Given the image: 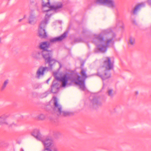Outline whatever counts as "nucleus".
<instances>
[{
  "label": "nucleus",
  "instance_id": "obj_3",
  "mask_svg": "<svg viewBox=\"0 0 151 151\" xmlns=\"http://www.w3.org/2000/svg\"><path fill=\"white\" fill-rule=\"evenodd\" d=\"M114 68V62L111 61L109 57L105 58L103 65L98 70L96 75L100 77L103 80L108 79L111 77L110 71Z\"/></svg>",
  "mask_w": 151,
  "mask_h": 151
},
{
  "label": "nucleus",
  "instance_id": "obj_17",
  "mask_svg": "<svg viewBox=\"0 0 151 151\" xmlns=\"http://www.w3.org/2000/svg\"><path fill=\"white\" fill-rule=\"evenodd\" d=\"M42 142L45 147H48L51 146L52 142L51 139H46L45 140L43 141Z\"/></svg>",
  "mask_w": 151,
  "mask_h": 151
},
{
  "label": "nucleus",
  "instance_id": "obj_20",
  "mask_svg": "<svg viewBox=\"0 0 151 151\" xmlns=\"http://www.w3.org/2000/svg\"><path fill=\"white\" fill-rule=\"evenodd\" d=\"M135 43V39L134 37H130L129 38L128 44L129 45H134Z\"/></svg>",
  "mask_w": 151,
  "mask_h": 151
},
{
  "label": "nucleus",
  "instance_id": "obj_14",
  "mask_svg": "<svg viewBox=\"0 0 151 151\" xmlns=\"http://www.w3.org/2000/svg\"><path fill=\"white\" fill-rule=\"evenodd\" d=\"M32 135L37 139L40 140L42 138V135L38 129H35L32 133Z\"/></svg>",
  "mask_w": 151,
  "mask_h": 151
},
{
  "label": "nucleus",
  "instance_id": "obj_29",
  "mask_svg": "<svg viewBox=\"0 0 151 151\" xmlns=\"http://www.w3.org/2000/svg\"><path fill=\"white\" fill-rule=\"evenodd\" d=\"M23 19H19V22H21Z\"/></svg>",
  "mask_w": 151,
  "mask_h": 151
},
{
  "label": "nucleus",
  "instance_id": "obj_8",
  "mask_svg": "<svg viewBox=\"0 0 151 151\" xmlns=\"http://www.w3.org/2000/svg\"><path fill=\"white\" fill-rule=\"evenodd\" d=\"M49 69V68L47 67H40L37 71L36 78L38 79H40L44 76L45 73Z\"/></svg>",
  "mask_w": 151,
  "mask_h": 151
},
{
  "label": "nucleus",
  "instance_id": "obj_21",
  "mask_svg": "<svg viewBox=\"0 0 151 151\" xmlns=\"http://www.w3.org/2000/svg\"><path fill=\"white\" fill-rule=\"evenodd\" d=\"M9 127L13 128L19 126V125L17 122H13L10 123L8 122V124H7Z\"/></svg>",
  "mask_w": 151,
  "mask_h": 151
},
{
  "label": "nucleus",
  "instance_id": "obj_4",
  "mask_svg": "<svg viewBox=\"0 0 151 151\" xmlns=\"http://www.w3.org/2000/svg\"><path fill=\"white\" fill-rule=\"evenodd\" d=\"M51 14L48 15L46 14L45 19L41 22L39 28L38 33L39 37L43 38H46L47 36V33L45 31V28L46 26L49 19V18L51 16Z\"/></svg>",
  "mask_w": 151,
  "mask_h": 151
},
{
  "label": "nucleus",
  "instance_id": "obj_12",
  "mask_svg": "<svg viewBox=\"0 0 151 151\" xmlns=\"http://www.w3.org/2000/svg\"><path fill=\"white\" fill-rule=\"evenodd\" d=\"M67 35V33L65 32L60 36L50 38L49 39V42L50 43H55L57 42L61 41L63 40L65 38Z\"/></svg>",
  "mask_w": 151,
  "mask_h": 151
},
{
  "label": "nucleus",
  "instance_id": "obj_28",
  "mask_svg": "<svg viewBox=\"0 0 151 151\" xmlns=\"http://www.w3.org/2000/svg\"><path fill=\"white\" fill-rule=\"evenodd\" d=\"M50 79L49 78L47 80V81H46L47 83H48V82L49 81H50Z\"/></svg>",
  "mask_w": 151,
  "mask_h": 151
},
{
  "label": "nucleus",
  "instance_id": "obj_24",
  "mask_svg": "<svg viewBox=\"0 0 151 151\" xmlns=\"http://www.w3.org/2000/svg\"><path fill=\"white\" fill-rule=\"evenodd\" d=\"M38 119L40 120H43L45 119L46 116L43 114H40L37 116Z\"/></svg>",
  "mask_w": 151,
  "mask_h": 151
},
{
  "label": "nucleus",
  "instance_id": "obj_9",
  "mask_svg": "<svg viewBox=\"0 0 151 151\" xmlns=\"http://www.w3.org/2000/svg\"><path fill=\"white\" fill-rule=\"evenodd\" d=\"M47 55L46 53L43 52V50L40 49L37 52H32V56L34 58L37 59H40L42 57L45 59Z\"/></svg>",
  "mask_w": 151,
  "mask_h": 151
},
{
  "label": "nucleus",
  "instance_id": "obj_6",
  "mask_svg": "<svg viewBox=\"0 0 151 151\" xmlns=\"http://www.w3.org/2000/svg\"><path fill=\"white\" fill-rule=\"evenodd\" d=\"M42 6L43 12H48L51 10H57L59 9L62 7L63 4L61 2H59L55 6H51L49 0H42Z\"/></svg>",
  "mask_w": 151,
  "mask_h": 151
},
{
  "label": "nucleus",
  "instance_id": "obj_2",
  "mask_svg": "<svg viewBox=\"0 0 151 151\" xmlns=\"http://www.w3.org/2000/svg\"><path fill=\"white\" fill-rule=\"evenodd\" d=\"M57 72L54 73V76L56 80L61 82V85L62 87H65L68 84L69 85H71L73 82L77 85H80V88L81 90L85 91L86 90V87L85 85V79L80 80V77L78 76L77 79V81L73 79L72 77L66 74L64 75L63 76L59 77L57 76Z\"/></svg>",
  "mask_w": 151,
  "mask_h": 151
},
{
  "label": "nucleus",
  "instance_id": "obj_23",
  "mask_svg": "<svg viewBox=\"0 0 151 151\" xmlns=\"http://www.w3.org/2000/svg\"><path fill=\"white\" fill-rule=\"evenodd\" d=\"M81 73L82 76V77H83L82 80H83L84 79H85V80L86 79L87 77V75L86 73V71L85 70L83 69H82L81 71Z\"/></svg>",
  "mask_w": 151,
  "mask_h": 151
},
{
  "label": "nucleus",
  "instance_id": "obj_25",
  "mask_svg": "<svg viewBox=\"0 0 151 151\" xmlns=\"http://www.w3.org/2000/svg\"><path fill=\"white\" fill-rule=\"evenodd\" d=\"M107 95L110 97H112L114 96L113 90L111 89H109L107 91Z\"/></svg>",
  "mask_w": 151,
  "mask_h": 151
},
{
  "label": "nucleus",
  "instance_id": "obj_30",
  "mask_svg": "<svg viewBox=\"0 0 151 151\" xmlns=\"http://www.w3.org/2000/svg\"><path fill=\"white\" fill-rule=\"evenodd\" d=\"M42 151H47V150H45V148L42 150Z\"/></svg>",
  "mask_w": 151,
  "mask_h": 151
},
{
  "label": "nucleus",
  "instance_id": "obj_33",
  "mask_svg": "<svg viewBox=\"0 0 151 151\" xmlns=\"http://www.w3.org/2000/svg\"><path fill=\"white\" fill-rule=\"evenodd\" d=\"M1 42V38H0V43Z\"/></svg>",
  "mask_w": 151,
  "mask_h": 151
},
{
  "label": "nucleus",
  "instance_id": "obj_32",
  "mask_svg": "<svg viewBox=\"0 0 151 151\" xmlns=\"http://www.w3.org/2000/svg\"><path fill=\"white\" fill-rule=\"evenodd\" d=\"M26 17V15H24V18H25Z\"/></svg>",
  "mask_w": 151,
  "mask_h": 151
},
{
  "label": "nucleus",
  "instance_id": "obj_1",
  "mask_svg": "<svg viewBox=\"0 0 151 151\" xmlns=\"http://www.w3.org/2000/svg\"><path fill=\"white\" fill-rule=\"evenodd\" d=\"M114 37L111 29L104 30L101 33L94 35L92 42L97 45L100 51L104 52L106 51L108 47L114 44Z\"/></svg>",
  "mask_w": 151,
  "mask_h": 151
},
{
  "label": "nucleus",
  "instance_id": "obj_26",
  "mask_svg": "<svg viewBox=\"0 0 151 151\" xmlns=\"http://www.w3.org/2000/svg\"><path fill=\"white\" fill-rule=\"evenodd\" d=\"M45 150H47V151H58V149L55 147H54L52 149V150H51L48 147L45 148Z\"/></svg>",
  "mask_w": 151,
  "mask_h": 151
},
{
  "label": "nucleus",
  "instance_id": "obj_7",
  "mask_svg": "<svg viewBox=\"0 0 151 151\" xmlns=\"http://www.w3.org/2000/svg\"><path fill=\"white\" fill-rule=\"evenodd\" d=\"M95 2L96 4L105 5L112 8L116 7L114 0H96Z\"/></svg>",
  "mask_w": 151,
  "mask_h": 151
},
{
  "label": "nucleus",
  "instance_id": "obj_27",
  "mask_svg": "<svg viewBox=\"0 0 151 151\" xmlns=\"http://www.w3.org/2000/svg\"><path fill=\"white\" fill-rule=\"evenodd\" d=\"M61 134V133L59 132H55L54 133V135L57 137L60 136Z\"/></svg>",
  "mask_w": 151,
  "mask_h": 151
},
{
  "label": "nucleus",
  "instance_id": "obj_11",
  "mask_svg": "<svg viewBox=\"0 0 151 151\" xmlns=\"http://www.w3.org/2000/svg\"><path fill=\"white\" fill-rule=\"evenodd\" d=\"M52 53H51L47 55V57L45 59L46 63H48L49 64V69H51L52 66L55 64L56 60L52 58Z\"/></svg>",
  "mask_w": 151,
  "mask_h": 151
},
{
  "label": "nucleus",
  "instance_id": "obj_16",
  "mask_svg": "<svg viewBox=\"0 0 151 151\" xmlns=\"http://www.w3.org/2000/svg\"><path fill=\"white\" fill-rule=\"evenodd\" d=\"M91 102L93 107L96 108L99 106H101L102 104L101 102L99 100L98 98H93Z\"/></svg>",
  "mask_w": 151,
  "mask_h": 151
},
{
  "label": "nucleus",
  "instance_id": "obj_19",
  "mask_svg": "<svg viewBox=\"0 0 151 151\" xmlns=\"http://www.w3.org/2000/svg\"><path fill=\"white\" fill-rule=\"evenodd\" d=\"M55 81H54L51 86V91L53 93H56L57 92L58 88L56 87L57 83H55Z\"/></svg>",
  "mask_w": 151,
  "mask_h": 151
},
{
  "label": "nucleus",
  "instance_id": "obj_31",
  "mask_svg": "<svg viewBox=\"0 0 151 151\" xmlns=\"http://www.w3.org/2000/svg\"><path fill=\"white\" fill-rule=\"evenodd\" d=\"M21 151H24V150L22 149H21L20 150Z\"/></svg>",
  "mask_w": 151,
  "mask_h": 151
},
{
  "label": "nucleus",
  "instance_id": "obj_5",
  "mask_svg": "<svg viewBox=\"0 0 151 151\" xmlns=\"http://www.w3.org/2000/svg\"><path fill=\"white\" fill-rule=\"evenodd\" d=\"M53 111L54 113L58 116H66L69 114V113L63 110L62 106L58 102L57 98L54 97Z\"/></svg>",
  "mask_w": 151,
  "mask_h": 151
},
{
  "label": "nucleus",
  "instance_id": "obj_10",
  "mask_svg": "<svg viewBox=\"0 0 151 151\" xmlns=\"http://www.w3.org/2000/svg\"><path fill=\"white\" fill-rule=\"evenodd\" d=\"M50 43L48 42H44L40 43V49L43 50V52L46 53L47 55L50 53L51 52L47 50V49L49 47Z\"/></svg>",
  "mask_w": 151,
  "mask_h": 151
},
{
  "label": "nucleus",
  "instance_id": "obj_13",
  "mask_svg": "<svg viewBox=\"0 0 151 151\" xmlns=\"http://www.w3.org/2000/svg\"><path fill=\"white\" fill-rule=\"evenodd\" d=\"M37 19L34 14V10H31L29 12V16L28 18L29 23L34 24L36 22Z\"/></svg>",
  "mask_w": 151,
  "mask_h": 151
},
{
  "label": "nucleus",
  "instance_id": "obj_22",
  "mask_svg": "<svg viewBox=\"0 0 151 151\" xmlns=\"http://www.w3.org/2000/svg\"><path fill=\"white\" fill-rule=\"evenodd\" d=\"M8 83V80H6L4 82L2 86L1 87V91H3L5 88Z\"/></svg>",
  "mask_w": 151,
  "mask_h": 151
},
{
  "label": "nucleus",
  "instance_id": "obj_15",
  "mask_svg": "<svg viewBox=\"0 0 151 151\" xmlns=\"http://www.w3.org/2000/svg\"><path fill=\"white\" fill-rule=\"evenodd\" d=\"M7 115H3L0 117V125L8 124V121L6 118L8 117Z\"/></svg>",
  "mask_w": 151,
  "mask_h": 151
},
{
  "label": "nucleus",
  "instance_id": "obj_18",
  "mask_svg": "<svg viewBox=\"0 0 151 151\" xmlns=\"http://www.w3.org/2000/svg\"><path fill=\"white\" fill-rule=\"evenodd\" d=\"M144 6V3H141L137 5L134 8L133 11V13L136 14L137 12L139 10L141 7Z\"/></svg>",
  "mask_w": 151,
  "mask_h": 151
}]
</instances>
